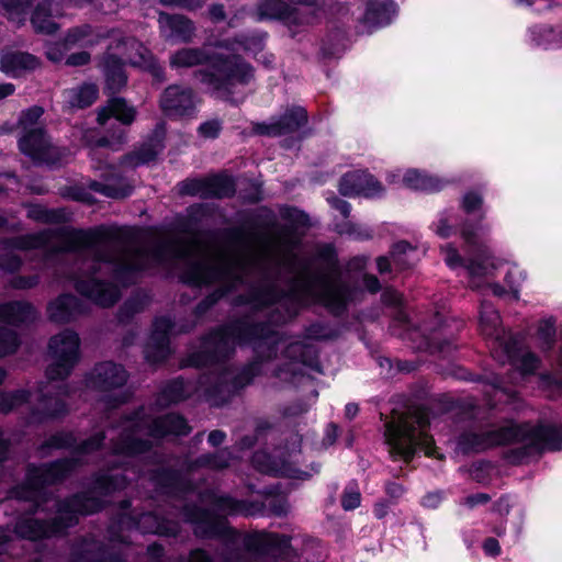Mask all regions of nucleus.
Returning a JSON list of instances; mask_svg holds the SVG:
<instances>
[{
  "label": "nucleus",
  "mask_w": 562,
  "mask_h": 562,
  "mask_svg": "<svg viewBox=\"0 0 562 562\" xmlns=\"http://www.w3.org/2000/svg\"><path fill=\"white\" fill-rule=\"evenodd\" d=\"M116 237V232L104 226L77 229V291L102 307L120 300V290L112 281L127 286L139 272L162 267L179 270L181 282L192 288L217 284L195 306L194 315L200 318L221 299L245 285L252 272L258 273V280L249 283L232 304L249 306L255 313L265 312L267 322H254L249 316L231 321L204 337L200 349L188 357L192 367L215 366L196 382L212 405L224 404L250 384L261 373L262 362L277 358L281 347L290 363L273 370L277 378L290 380L297 374L299 363L322 372L313 344H285L273 326L288 323L303 306L315 302L324 303L335 316L347 311L355 288L340 279L334 245H316L314 252L303 258L291 252L271 259L270 243L265 237L261 254L213 259L200 256L194 240L178 236L159 238L150 248L126 246L121 255L100 245Z\"/></svg>",
  "instance_id": "f257e3e1"
},
{
  "label": "nucleus",
  "mask_w": 562,
  "mask_h": 562,
  "mask_svg": "<svg viewBox=\"0 0 562 562\" xmlns=\"http://www.w3.org/2000/svg\"><path fill=\"white\" fill-rule=\"evenodd\" d=\"M116 427L121 430L110 440L111 460L95 473L91 483L90 492L98 497L124 490L133 479L140 477L139 469L132 464L131 459L150 451L151 439L187 436L191 431L183 416L169 413L149 418L145 417L143 407L123 416Z\"/></svg>",
  "instance_id": "f03ea898"
},
{
  "label": "nucleus",
  "mask_w": 562,
  "mask_h": 562,
  "mask_svg": "<svg viewBox=\"0 0 562 562\" xmlns=\"http://www.w3.org/2000/svg\"><path fill=\"white\" fill-rule=\"evenodd\" d=\"M517 443L509 451L513 463H525L544 451L562 450V424L539 422L537 425L508 422L499 427H480L463 431L458 447L464 453H479L487 449Z\"/></svg>",
  "instance_id": "7ed1b4c3"
},
{
  "label": "nucleus",
  "mask_w": 562,
  "mask_h": 562,
  "mask_svg": "<svg viewBox=\"0 0 562 562\" xmlns=\"http://www.w3.org/2000/svg\"><path fill=\"white\" fill-rule=\"evenodd\" d=\"M172 68L202 66L193 72L194 79L216 97L229 100L238 86H247L255 78L254 67L238 54H209L200 47H184L170 56Z\"/></svg>",
  "instance_id": "20e7f679"
},
{
  "label": "nucleus",
  "mask_w": 562,
  "mask_h": 562,
  "mask_svg": "<svg viewBox=\"0 0 562 562\" xmlns=\"http://www.w3.org/2000/svg\"><path fill=\"white\" fill-rule=\"evenodd\" d=\"M104 431H98L76 447L70 458H64L42 465L29 464L25 481L9 491V498L24 502L23 508L27 514H34L46 502L45 486L56 484L68 477L77 468L83 464L82 454L100 449L105 440Z\"/></svg>",
  "instance_id": "39448f33"
},
{
  "label": "nucleus",
  "mask_w": 562,
  "mask_h": 562,
  "mask_svg": "<svg viewBox=\"0 0 562 562\" xmlns=\"http://www.w3.org/2000/svg\"><path fill=\"white\" fill-rule=\"evenodd\" d=\"M80 140L89 149V157L93 161L92 168L101 171L99 180H88L87 188L105 198L122 200L128 198L133 191L132 182L121 175L114 165L108 164L104 149L117 151L126 140V132L117 128L109 136H101L95 130H85Z\"/></svg>",
  "instance_id": "423d86ee"
},
{
  "label": "nucleus",
  "mask_w": 562,
  "mask_h": 562,
  "mask_svg": "<svg viewBox=\"0 0 562 562\" xmlns=\"http://www.w3.org/2000/svg\"><path fill=\"white\" fill-rule=\"evenodd\" d=\"M103 502L93 493L82 492L63 501H56V516L41 520L31 516L20 517L14 525V533L23 539L38 540L59 536L78 522V515H90L102 508Z\"/></svg>",
  "instance_id": "0eeeda50"
},
{
  "label": "nucleus",
  "mask_w": 562,
  "mask_h": 562,
  "mask_svg": "<svg viewBox=\"0 0 562 562\" xmlns=\"http://www.w3.org/2000/svg\"><path fill=\"white\" fill-rule=\"evenodd\" d=\"M384 426L385 442L393 458H402L408 463L414 458L415 451L420 449L428 457L445 459V456L437 451L434 439L426 431L429 426V417L425 409L416 408L396 413Z\"/></svg>",
  "instance_id": "6e6552de"
},
{
  "label": "nucleus",
  "mask_w": 562,
  "mask_h": 562,
  "mask_svg": "<svg viewBox=\"0 0 562 562\" xmlns=\"http://www.w3.org/2000/svg\"><path fill=\"white\" fill-rule=\"evenodd\" d=\"M480 329L487 339L492 357L499 363H510L522 373H533L539 366V358L531 351L524 349L522 337L512 335L501 327V317L493 304L487 301L481 303Z\"/></svg>",
  "instance_id": "1a4fd4ad"
},
{
  "label": "nucleus",
  "mask_w": 562,
  "mask_h": 562,
  "mask_svg": "<svg viewBox=\"0 0 562 562\" xmlns=\"http://www.w3.org/2000/svg\"><path fill=\"white\" fill-rule=\"evenodd\" d=\"M99 68L105 81L104 91L111 95L108 104L98 112L97 121L105 125L111 116H114L121 124L131 125L136 117V109L130 105L124 98L114 97L127 83L125 64L113 50L106 52L100 57Z\"/></svg>",
  "instance_id": "9d476101"
},
{
  "label": "nucleus",
  "mask_w": 562,
  "mask_h": 562,
  "mask_svg": "<svg viewBox=\"0 0 562 562\" xmlns=\"http://www.w3.org/2000/svg\"><path fill=\"white\" fill-rule=\"evenodd\" d=\"M160 469H167V467H157L154 469H149L145 473L140 472V476L144 475L151 483L157 494L166 496L170 501L172 512L169 514L170 516H172V518L161 517L159 514L154 512L142 513L137 518L127 514H122L119 518V528H134L140 531L142 533H156L165 537H177L179 535L180 525L179 521L175 518H181L182 520H184L183 517L180 515L179 506L181 505V503L179 497L161 493L160 491H158V488L155 486L154 482L150 479V473ZM168 470L173 469L168 468Z\"/></svg>",
  "instance_id": "9b49d317"
},
{
  "label": "nucleus",
  "mask_w": 562,
  "mask_h": 562,
  "mask_svg": "<svg viewBox=\"0 0 562 562\" xmlns=\"http://www.w3.org/2000/svg\"><path fill=\"white\" fill-rule=\"evenodd\" d=\"M479 226L464 221L461 226V236L468 247V259H463L451 245L442 247L446 254L445 261L451 268L464 266L473 277L491 274L496 269V263L490 250L477 241Z\"/></svg>",
  "instance_id": "f8f14e48"
},
{
  "label": "nucleus",
  "mask_w": 562,
  "mask_h": 562,
  "mask_svg": "<svg viewBox=\"0 0 562 562\" xmlns=\"http://www.w3.org/2000/svg\"><path fill=\"white\" fill-rule=\"evenodd\" d=\"M265 501L236 499L229 495L216 496L206 491L214 508L226 515L257 516L265 515L266 510L274 516H284L289 512L288 499L283 495H277L274 488L269 487L260 492Z\"/></svg>",
  "instance_id": "ddd939ff"
},
{
  "label": "nucleus",
  "mask_w": 562,
  "mask_h": 562,
  "mask_svg": "<svg viewBox=\"0 0 562 562\" xmlns=\"http://www.w3.org/2000/svg\"><path fill=\"white\" fill-rule=\"evenodd\" d=\"M80 339L69 329L50 338L48 353L54 360L46 369V376L50 381L66 379L79 359Z\"/></svg>",
  "instance_id": "4468645a"
},
{
  "label": "nucleus",
  "mask_w": 562,
  "mask_h": 562,
  "mask_svg": "<svg viewBox=\"0 0 562 562\" xmlns=\"http://www.w3.org/2000/svg\"><path fill=\"white\" fill-rule=\"evenodd\" d=\"M233 459V454L228 448L220 449L214 452L203 453L193 460H187L183 462V469L187 474H183L180 470L178 472L189 480L194 486L195 491L189 494L187 502L190 504H196V501L204 502L207 501L212 504L209 494H206L207 490L200 491L198 485L188 476L190 473L194 472L196 469L205 468L213 471H222L227 469L231 465V461ZM177 471V469H173ZM212 492V490H209ZM213 493L218 496L214 491Z\"/></svg>",
  "instance_id": "2eb2a0df"
},
{
  "label": "nucleus",
  "mask_w": 562,
  "mask_h": 562,
  "mask_svg": "<svg viewBox=\"0 0 562 562\" xmlns=\"http://www.w3.org/2000/svg\"><path fill=\"white\" fill-rule=\"evenodd\" d=\"M307 121L306 110L293 105L288 108L282 115L271 117L269 123L254 124L252 130L258 135L278 137L299 131L306 125Z\"/></svg>",
  "instance_id": "dca6fc26"
},
{
  "label": "nucleus",
  "mask_w": 562,
  "mask_h": 562,
  "mask_svg": "<svg viewBox=\"0 0 562 562\" xmlns=\"http://www.w3.org/2000/svg\"><path fill=\"white\" fill-rule=\"evenodd\" d=\"M165 138L166 125L159 122L139 147L121 157L120 165L137 168L154 161L165 148Z\"/></svg>",
  "instance_id": "f3484780"
},
{
  "label": "nucleus",
  "mask_w": 562,
  "mask_h": 562,
  "mask_svg": "<svg viewBox=\"0 0 562 562\" xmlns=\"http://www.w3.org/2000/svg\"><path fill=\"white\" fill-rule=\"evenodd\" d=\"M69 562H125L121 553L92 537L77 539L70 550Z\"/></svg>",
  "instance_id": "a211bd4d"
},
{
  "label": "nucleus",
  "mask_w": 562,
  "mask_h": 562,
  "mask_svg": "<svg viewBox=\"0 0 562 562\" xmlns=\"http://www.w3.org/2000/svg\"><path fill=\"white\" fill-rule=\"evenodd\" d=\"M52 387L47 384L38 390L37 403L32 409L30 423H43L47 419L63 417L68 413L63 398V396L68 395L67 386L59 385L54 396L50 395Z\"/></svg>",
  "instance_id": "6ab92c4d"
},
{
  "label": "nucleus",
  "mask_w": 562,
  "mask_h": 562,
  "mask_svg": "<svg viewBox=\"0 0 562 562\" xmlns=\"http://www.w3.org/2000/svg\"><path fill=\"white\" fill-rule=\"evenodd\" d=\"M159 105L169 117L189 116L195 110V93L190 87L170 85L161 93Z\"/></svg>",
  "instance_id": "aec40b11"
},
{
  "label": "nucleus",
  "mask_w": 562,
  "mask_h": 562,
  "mask_svg": "<svg viewBox=\"0 0 562 562\" xmlns=\"http://www.w3.org/2000/svg\"><path fill=\"white\" fill-rule=\"evenodd\" d=\"M44 238L41 235H25L5 238L0 241V269L14 272L22 265L16 250L33 249L42 246Z\"/></svg>",
  "instance_id": "412c9836"
},
{
  "label": "nucleus",
  "mask_w": 562,
  "mask_h": 562,
  "mask_svg": "<svg viewBox=\"0 0 562 562\" xmlns=\"http://www.w3.org/2000/svg\"><path fill=\"white\" fill-rule=\"evenodd\" d=\"M172 327L173 323L167 316L154 321L153 331L145 347V357L149 362H162L170 355L169 333Z\"/></svg>",
  "instance_id": "4be33fe9"
},
{
  "label": "nucleus",
  "mask_w": 562,
  "mask_h": 562,
  "mask_svg": "<svg viewBox=\"0 0 562 562\" xmlns=\"http://www.w3.org/2000/svg\"><path fill=\"white\" fill-rule=\"evenodd\" d=\"M20 150L34 161L49 162L54 159L50 140L43 127L30 128L19 139Z\"/></svg>",
  "instance_id": "5701e85b"
},
{
  "label": "nucleus",
  "mask_w": 562,
  "mask_h": 562,
  "mask_svg": "<svg viewBox=\"0 0 562 562\" xmlns=\"http://www.w3.org/2000/svg\"><path fill=\"white\" fill-rule=\"evenodd\" d=\"M382 184L366 171H350L339 180V193L344 196H374L382 193Z\"/></svg>",
  "instance_id": "b1692460"
},
{
  "label": "nucleus",
  "mask_w": 562,
  "mask_h": 562,
  "mask_svg": "<svg viewBox=\"0 0 562 562\" xmlns=\"http://www.w3.org/2000/svg\"><path fill=\"white\" fill-rule=\"evenodd\" d=\"M111 36L108 38L109 50L119 53L125 57L131 65L139 67L151 53L134 36H126L119 30H109Z\"/></svg>",
  "instance_id": "393cba45"
},
{
  "label": "nucleus",
  "mask_w": 562,
  "mask_h": 562,
  "mask_svg": "<svg viewBox=\"0 0 562 562\" xmlns=\"http://www.w3.org/2000/svg\"><path fill=\"white\" fill-rule=\"evenodd\" d=\"M88 311L89 304L72 294H61L47 306L49 319L58 324L70 323Z\"/></svg>",
  "instance_id": "a878e982"
},
{
  "label": "nucleus",
  "mask_w": 562,
  "mask_h": 562,
  "mask_svg": "<svg viewBox=\"0 0 562 562\" xmlns=\"http://www.w3.org/2000/svg\"><path fill=\"white\" fill-rule=\"evenodd\" d=\"M128 374L123 366L112 361L98 363L89 375V384L100 391H110L122 387Z\"/></svg>",
  "instance_id": "bb28decb"
},
{
  "label": "nucleus",
  "mask_w": 562,
  "mask_h": 562,
  "mask_svg": "<svg viewBox=\"0 0 562 562\" xmlns=\"http://www.w3.org/2000/svg\"><path fill=\"white\" fill-rule=\"evenodd\" d=\"M251 463L257 471L268 475L301 480H307L312 476V473L295 469L283 459L276 458L266 451H256L252 454Z\"/></svg>",
  "instance_id": "cd10ccee"
},
{
  "label": "nucleus",
  "mask_w": 562,
  "mask_h": 562,
  "mask_svg": "<svg viewBox=\"0 0 562 562\" xmlns=\"http://www.w3.org/2000/svg\"><path fill=\"white\" fill-rule=\"evenodd\" d=\"M258 21L280 20L292 25L306 23L305 16L296 8L282 0H261L257 7Z\"/></svg>",
  "instance_id": "c85d7f7f"
},
{
  "label": "nucleus",
  "mask_w": 562,
  "mask_h": 562,
  "mask_svg": "<svg viewBox=\"0 0 562 562\" xmlns=\"http://www.w3.org/2000/svg\"><path fill=\"white\" fill-rule=\"evenodd\" d=\"M38 66V58L26 52H8L0 57V70L14 78L21 77L25 72L33 71Z\"/></svg>",
  "instance_id": "c756f323"
},
{
  "label": "nucleus",
  "mask_w": 562,
  "mask_h": 562,
  "mask_svg": "<svg viewBox=\"0 0 562 562\" xmlns=\"http://www.w3.org/2000/svg\"><path fill=\"white\" fill-rule=\"evenodd\" d=\"M109 36H111L109 30L95 29L90 24H81L69 29L63 41L64 46L71 49L77 45L92 47Z\"/></svg>",
  "instance_id": "7c9ffc66"
},
{
  "label": "nucleus",
  "mask_w": 562,
  "mask_h": 562,
  "mask_svg": "<svg viewBox=\"0 0 562 562\" xmlns=\"http://www.w3.org/2000/svg\"><path fill=\"white\" fill-rule=\"evenodd\" d=\"M281 217L289 222V225L284 226V234L279 238V243L288 248H295L300 240L292 236L300 228L310 227V217L303 211L294 206H283L280 209Z\"/></svg>",
  "instance_id": "2f4dec72"
},
{
  "label": "nucleus",
  "mask_w": 562,
  "mask_h": 562,
  "mask_svg": "<svg viewBox=\"0 0 562 562\" xmlns=\"http://www.w3.org/2000/svg\"><path fill=\"white\" fill-rule=\"evenodd\" d=\"M35 318L36 311L29 302L12 301L0 304V322L18 326L31 323Z\"/></svg>",
  "instance_id": "473e14b6"
},
{
  "label": "nucleus",
  "mask_w": 562,
  "mask_h": 562,
  "mask_svg": "<svg viewBox=\"0 0 562 562\" xmlns=\"http://www.w3.org/2000/svg\"><path fill=\"white\" fill-rule=\"evenodd\" d=\"M159 23L169 30L168 38L183 43H189L195 31L193 22L181 14L160 13Z\"/></svg>",
  "instance_id": "72a5a7b5"
},
{
  "label": "nucleus",
  "mask_w": 562,
  "mask_h": 562,
  "mask_svg": "<svg viewBox=\"0 0 562 562\" xmlns=\"http://www.w3.org/2000/svg\"><path fill=\"white\" fill-rule=\"evenodd\" d=\"M55 0H42L34 8L31 23L37 33L53 34L58 25L53 21V5Z\"/></svg>",
  "instance_id": "f704fd0d"
},
{
  "label": "nucleus",
  "mask_w": 562,
  "mask_h": 562,
  "mask_svg": "<svg viewBox=\"0 0 562 562\" xmlns=\"http://www.w3.org/2000/svg\"><path fill=\"white\" fill-rule=\"evenodd\" d=\"M195 389V384H193L191 381L177 378L165 385L160 392L158 402L161 405L179 403L189 397Z\"/></svg>",
  "instance_id": "c9c22d12"
},
{
  "label": "nucleus",
  "mask_w": 562,
  "mask_h": 562,
  "mask_svg": "<svg viewBox=\"0 0 562 562\" xmlns=\"http://www.w3.org/2000/svg\"><path fill=\"white\" fill-rule=\"evenodd\" d=\"M98 87L94 83H83L65 91V102L71 109H86L98 98Z\"/></svg>",
  "instance_id": "e433bc0d"
},
{
  "label": "nucleus",
  "mask_w": 562,
  "mask_h": 562,
  "mask_svg": "<svg viewBox=\"0 0 562 562\" xmlns=\"http://www.w3.org/2000/svg\"><path fill=\"white\" fill-rule=\"evenodd\" d=\"M403 183L409 189L425 192H437L446 186V182L441 179L429 176L417 169L407 170L403 177Z\"/></svg>",
  "instance_id": "4c0bfd02"
},
{
  "label": "nucleus",
  "mask_w": 562,
  "mask_h": 562,
  "mask_svg": "<svg viewBox=\"0 0 562 562\" xmlns=\"http://www.w3.org/2000/svg\"><path fill=\"white\" fill-rule=\"evenodd\" d=\"M236 192L235 181L227 175L205 177L204 199L231 198Z\"/></svg>",
  "instance_id": "58836bf2"
},
{
  "label": "nucleus",
  "mask_w": 562,
  "mask_h": 562,
  "mask_svg": "<svg viewBox=\"0 0 562 562\" xmlns=\"http://www.w3.org/2000/svg\"><path fill=\"white\" fill-rule=\"evenodd\" d=\"M392 4L379 1H369L363 21L371 26L386 25L391 21Z\"/></svg>",
  "instance_id": "ea45409f"
},
{
  "label": "nucleus",
  "mask_w": 562,
  "mask_h": 562,
  "mask_svg": "<svg viewBox=\"0 0 562 562\" xmlns=\"http://www.w3.org/2000/svg\"><path fill=\"white\" fill-rule=\"evenodd\" d=\"M34 0H0V8L5 16L18 25L26 21V16Z\"/></svg>",
  "instance_id": "a19ab883"
},
{
  "label": "nucleus",
  "mask_w": 562,
  "mask_h": 562,
  "mask_svg": "<svg viewBox=\"0 0 562 562\" xmlns=\"http://www.w3.org/2000/svg\"><path fill=\"white\" fill-rule=\"evenodd\" d=\"M531 44L547 48L551 44L561 46L560 32L548 24L533 25L529 30Z\"/></svg>",
  "instance_id": "79ce46f5"
},
{
  "label": "nucleus",
  "mask_w": 562,
  "mask_h": 562,
  "mask_svg": "<svg viewBox=\"0 0 562 562\" xmlns=\"http://www.w3.org/2000/svg\"><path fill=\"white\" fill-rule=\"evenodd\" d=\"M30 392L26 390H16L14 392L0 393V412L8 414L14 408L27 402Z\"/></svg>",
  "instance_id": "37998d69"
},
{
  "label": "nucleus",
  "mask_w": 562,
  "mask_h": 562,
  "mask_svg": "<svg viewBox=\"0 0 562 562\" xmlns=\"http://www.w3.org/2000/svg\"><path fill=\"white\" fill-rule=\"evenodd\" d=\"M482 206H483V196L480 193L474 192V191H469L463 195L462 201H461V209L467 214H473L475 212H480L477 221L472 222V224L479 226V231L481 229L480 222L485 216L484 211H482ZM469 222L471 223V221H469Z\"/></svg>",
  "instance_id": "c03bdc74"
},
{
  "label": "nucleus",
  "mask_w": 562,
  "mask_h": 562,
  "mask_svg": "<svg viewBox=\"0 0 562 562\" xmlns=\"http://www.w3.org/2000/svg\"><path fill=\"white\" fill-rule=\"evenodd\" d=\"M77 439L71 431H58L47 438L40 447L42 451L47 449H68L75 447Z\"/></svg>",
  "instance_id": "a18cd8bd"
},
{
  "label": "nucleus",
  "mask_w": 562,
  "mask_h": 562,
  "mask_svg": "<svg viewBox=\"0 0 562 562\" xmlns=\"http://www.w3.org/2000/svg\"><path fill=\"white\" fill-rule=\"evenodd\" d=\"M181 196H200L204 199L205 178H187L177 184Z\"/></svg>",
  "instance_id": "49530a36"
},
{
  "label": "nucleus",
  "mask_w": 562,
  "mask_h": 562,
  "mask_svg": "<svg viewBox=\"0 0 562 562\" xmlns=\"http://www.w3.org/2000/svg\"><path fill=\"white\" fill-rule=\"evenodd\" d=\"M424 347L429 349L431 352H439L448 355L454 349L453 341L451 339H442L434 329L432 333L425 335Z\"/></svg>",
  "instance_id": "de8ad7c7"
},
{
  "label": "nucleus",
  "mask_w": 562,
  "mask_h": 562,
  "mask_svg": "<svg viewBox=\"0 0 562 562\" xmlns=\"http://www.w3.org/2000/svg\"><path fill=\"white\" fill-rule=\"evenodd\" d=\"M537 337L543 351L551 350L555 341L554 322L552 319L540 322L537 330Z\"/></svg>",
  "instance_id": "09e8293b"
},
{
  "label": "nucleus",
  "mask_w": 562,
  "mask_h": 562,
  "mask_svg": "<svg viewBox=\"0 0 562 562\" xmlns=\"http://www.w3.org/2000/svg\"><path fill=\"white\" fill-rule=\"evenodd\" d=\"M304 337L308 340H331L338 337V333L327 325L317 322L305 328Z\"/></svg>",
  "instance_id": "8fccbe9b"
},
{
  "label": "nucleus",
  "mask_w": 562,
  "mask_h": 562,
  "mask_svg": "<svg viewBox=\"0 0 562 562\" xmlns=\"http://www.w3.org/2000/svg\"><path fill=\"white\" fill-rule=\"evenodd\" d=\"M19 345L18 334L13 329L0 326V357L15 352Z\"/></svg>",
  "instance_id": "3c124183"
},
{
  "label": "nucleus",
  "mask_w": 562,
  "mask_h": 562,
  "mask_svg": "<svg viewBox=\"0 0 562 562\" xmlns=\"http://www.w3.org/2000/svg\"><path fill=\"white\" fill-rule=\"evenodd\" d=\"M143 308V304L139 300L132 297L124 302L117 312V321L121 324H127L134 317L135 314L139 313Z\"/></svg>",
  "instance_id": "603ef678"
},
{
  "label": "nucleus",
  "mask_w": 562,
  "mask_h": 562,
  "mask_svg": "<svg viewBox=\"0 0 562 562\" xmlns=\"http://www.w3.org/2000/svg\"><path fill=\"white\" fill-rule=\"evenodd\" d=\"M43 108L37 105H34L25 111H22L19 117V125L23 128V132L25 133L30 128L38 127L36 124L43 115Z\"/></svg>",
  "instance_id": "864d4df0"
},
{
  "label": "nucleus",
  "mask_w": 562,
  "mask_h": 562,
  "mask_svg": "<svg viewBox=\"0 0 562 562\" xmlns=\"http://www.w3.org/2000/svg\"><path fill=\"white\" fill-rule=\"evenodd\" d=\"M340 502L345 510H352L360 506L361 494L356 483H349L346 486Z\"/></svg>",
  "instance_id": "5fc2aeb1"
},
{
  "label": "nucleus",
  "mask_w": 562,
  "mask_h": 562,
  "mask_svg": "<svg viewBox=\"0 0 562 562\" xmlns=\"http://www.w3.org/2000/svg\"><path fill=\"white\" fill-rule=\"evenodd\" d=\"M223 128V122L220 119L209 120L198 127L201 137L207 139L217 138Z\"/></svg>",
  "instance_id": "6e6d98bb"
},
{
  "label": "nucleus",
  "mask_w": 562,
  "mask_h": 562,
  "mask_svg": "<svg viewBox=\"0 0 562 562\" xmlns=\"http://www.w3.org/2000/svg\"><path fill=\"white\" fill-rule=\"evenodd\" d=\"M413 249L414 248L411 246L408 241L401 240L395 243L390 250V256L392 258L393 263L400 269L405 268L406 262L403 260L402 256Z\"/></svg>",
  "instance_id": "4d7b16f0"
},
{
  "label": "nucleus",
  "mask_w": 562,
  "mask_h": 562,
  "mask_svg": "<svg viewBox=\"0 0 562 562\" xmlns=\"http://www.w3.org/2000/svg\"><path fill=\"white\" fill-rule=\"evenodd\" d=\"M139 67L145 68L158 83L167 80L164 67L155 59L153 54Z\"/></svg>",
  "instance_id": "13d9d810"
},
{
  "label": "nucleus",
  "mask_w": 562,
  "mask_h": 562,
  "mask_svg": "<svg viewBox=\"0 0 562 562\" xmlns=\"http://www.w3.org/2000/svg\"><path fill=\"white\" fill-rule=\"evenodd\" d=\"M31 217L44 223H58L61 220V214L58 211L46 210L37 207L31 211Z\"/></svg>",
  "instance_id": "bf43d9fd"
},
{
  "label": "nucleus",
  "mask_w": 562,
  "mask_h": 562,
  "mask_svg": "<svg viewBox=\"0 0 562 562\" xmlns=\"http://www.w3.org/2000/svg\"><path fill=\"white\" fill-rule=\"evenodd\" d=\"M40 282L37 274L32 276H14L10 280V285L18 290H27L36 286Z\"/></svg>",
  "instance_id": "052dcab7"
},
{
  "label": "nucleus",
  "mask_w": 562,
  "mask_h": 562,
  "mask_svg": "<svg viewBox=\"0 0 562 562\" xmlns=\"http://www.w3.org/2000/svg\"><path fill=\"white\" fill-rule=\"evenodd\" d=\"M206 0H159L165 7H177L188 11H194L203 7Z\"/></svg>",
  "instance_id": "680f3d73"
},
{
  "label": "nucleus",
  "mask_w": 562,
  "mask_h": 562,
  "mask_svg": "<svg viewBox=\"0 0 562 562\" xmlns=\"http://www.w3.org/2000/svg\"><path fill=\"white\" fill-rule=\"evenodd\" d=\"M68 50L69 48H66V46H64V41L61 40L47 47L46 57L54 63H58L64 58V55Z\"/></svg>",
  "instance_id": "e2e57ef3"
},
{
  "label": "nucleus",
  "mask_w": 562,
  "mask_h": 562,
  "mask_svg": "<svg viewBox=\"0 0 562 562\" xmlns=\"http://www.w3.org/2000/svg\"><path fill=\"white\" fill-rule=\"evenodd\" d=\"M307 411L308 406L304 402L297 401L284 406L281 411V414L284 417H296L306 413Z\"/></svg>",
  "instance_id": "0e129e2a"
},
{
  "label": "nucleus",
  "mask_w": 562,
  "mask_h": 562,
  "mask_svg": "<svg viewBox=\"0 0 562 562\" xmlns=\"http://www.w3.org/2000/svg\"><path fill=\"white\" fill-rule=\"evenodd\" d=\"M91 59L90 53L82 50L72 53L66 58V65L71 67L85 66Z\"/></svg>",
  "instance_id": "69168bd1"
},
{
  "label": "nucleus",
  "mask_w": 562,
  "mask_h": 562,
  "mask_svg": "<svg viewBox=\"0 0 562 562\" xmlns=\"http://www.w3.org/2000/svg\"><path fill=\"white\" fill-rule=\"evenodd\" d=\"M492 499L491 495L487 493H476L467 496L463 501V504L470 508H473L477 505L487 504Z\"/></svg>",
  "instance_id": "338daca9"
},
{
  "label": "nucleus",
  "mask_w": 562,
  "mask_h": 562,
  "mask_svg": "<svg viewBox=\"0 0 562 562\" xmlns=\"http://www.w3.org/2000/svg\"><path fill=\"white\" fill-rule=\"evenodd\" d=\"M188 562H214V560L204 549L198 548L190 551Z\"/></svg>",
  "instance_id": "774afa93"
}]
</instances>
